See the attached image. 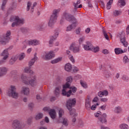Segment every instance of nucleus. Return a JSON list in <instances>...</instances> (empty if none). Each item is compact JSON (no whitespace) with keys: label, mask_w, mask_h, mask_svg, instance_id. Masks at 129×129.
Instances as JSON below:
<instances>
[{"label":"nucleus","mask_w":129,"mask_h":129,"mask_svg":"<svg viewBox=\"0 0 129 129\" xmlns=\"http://www.w3.org/2000/svg\"><path fill=\"white\" fill-rule=\"evenodd\" d=\"M63 17L68 21L72 23V25H70L67 27L66 31L69 32L71 31L72 29H75L77 26V20L76 18L72 15L66 12L63 13Z\"/></svg>","instance_id":"obj_1"},{"label":"nucleus","mask_w":129,"mask_h":129,"mask_svg":"<svg viewBox=\"0 0 129 129\" xmlns=\"http://www.w3.org/2000/svg\"><path fill=\"white\" fill-rule=\"evenodd\" d=\"M22 82L25 85H30L32 86H34L37 85V81L35 77H32L29 78L27 77L24 74H22L21 76Z\"/></svg>","instance_id":"obj_2"},{"label":"nucleus","mask_w":129,"mask_h":129,"mask_svg":"<svg viewBox=\"0 0 129 129\" xmlns=\"http://www.w3.org/2000/svg\"><path fill=\"white\" fill-rule=\"evenodd\" d=\"M10 22H13L12 24V27H15L23 25L25 23V20L23 18H20L18 16H12L10 19Z\"/></svg>","instance_id":"obj_3"},{"label":"nucleus","mask_w":129,"mask_h":129,"mask_svg":"<svg viewBox=\"0 0 129 129\" xmlns=\"http://www.w3.org/2000/svg\"><path fill=\"white\" fill-rule=\"evenodd\" d=\"M73 81V79L71 76L69 77L67 79V83L65 85L63 86V90L62 91V94L63 96H67V97H70V95L72 94V91L69 90L68 92H67V89L69 88L70 87V84Z\"/></svg>","instance_id":"obj_4"},{"label":"nucleus","mask_w":129,"mask_h":129,"mask_svg":"<svg viewBox=\"0 0 129 129\" xmlns=\"http://www.w3.org/2000/svg\"><path fill=\"white\" fill-rule=\"evenodd\" d=\"M76 103V100L75 98L69 99L67 102V107L70 111V114L74 117H76L78 115V114L76 113L75 109H72V106L74 105Z\"/></svg>","instance_id":"obj_5"},{"label":"nucleus","mask_w":129,"mask_h":129,"mask_svg":"<svg viewBox=\"0 0 129 129\" xmlns=\"http://www.w3.org/2000/svg\"><path fill=\"white\" fill-rule=\"evenodd\" d=\"M60 12V10H54L53 13L50 18V20L48 23V26L50 27H52L55 23L56 22L57 16V14Z\"/></svg>","instance_id":"obj_6"},{"label":"nucleus","mask_w":129,"mask_h":129,"mask_svg":"<svg viewBox=\"0 0 129 129\" xmlns=\"http://www.w3.org/2000/svg\"><path fill=\"white\" fill-rule=\"evenodd\" d=\"M11 34V32L10 30L7 31L6 34L0 35V44L6 45L7 42L10 40V36Z\"/></svg>","instance_id":"obj_7"},{"label":"nucleus","mask_w":129,"mask_h":129,"mask_svg":"<svg viewBox=\"0 0 129 129\" xmlns=\"http://www.w3.org/2000/svg\"><path fill=\"white\" fill-rule=\"evenodd\" d=\"M54 56L55 54L53 51L44 52L41 55V58L45 60H49Z\"/></svg>","instance_id":"obj_8"},{"label":"nucleus","mask_w":129,"mask_h":129,"mask_svg":"<svg viewBox=\"0 0 129 129\" xmlns=\"http://www.w3.org/2000/svg\"><path fill=\"white\" fill-rule=\"evenodd\" d=\"M16 88L14 86H11L9 89L7 94L9 96L12 97L13 98L17 99L18 97V93L16 92Z\"/></svg>","instance_id":"obj_9"},{"label":"nucleus","mask_w":129,"mask_h":129,"mask_svg":"<svg viewBox=\"0 0 129 129\" xmlns=\"http://www.w3.org/2000/svg\"><path fill=\"white\" fill-rule=\"evenodd\" d=\"M61 82V79L60 78H57L56 79L55 82L54 83V85L55 86H58L56 87L55 89V90L54 91V94L56 96H58L60 94V89L61 88V87L59 86V84Z\"/></svg>","instance_id":"obj_10"},{"label":"nucleus","mask_w":129,"mask_h":129,"mask_svg":"<svg viewBox=\"0 0 129 129\" xmlns=\"http://www.w3.org/2000/svg\"><path fill=\"white\" fill-rule=\"evenodd\" d=\"M10 54L9 53V49H5L2 53L1 54V56H3V59L0 60V66L3 64L6 63L7 62V60L9 58V55Z\"/></svg>","instance_id":"obj_11"},{"label":"nucleus","mask_w":129,"mask_h":129,"mask_svg":"<svg viewBox=\"0 0 129 129\" xmlns=\"http://www.w3.org/2000/svg\"><path fill=\"white\" fill-rule=\"evenodd\" d=\"M12 127L14 129H23L25 125L21 123L18 120H15L12 122Z\"/></svg>","instance_id":"obj_12"},{"label":"nucleus","mask_w":129,"mask_h":129,"mask_svg":"<svg viewBox=\"0 0 129 129\" xmlns=\"http://www.w3.org/2000/svg\"><path fill=\"white\" fill-rule=\"evenodd\" d=\"M69 49L74 53H79L80 51V46L76 43H73L71 45Z\"/></svg>","instance_id":"obj_13"},{"label":"nucleus","mask_w":129,"mask_h":129,"mask_svg":"<svg viewBox=\"0 0 129 129\" xmlns=\"http://www.w3.org/2000/svg\"><path fill=\"white\" fill-rule=\"evenodd\" d=\"M127 51V49L124 48V49H122L120 48H116L114 49L115 53L116 55L121 54L122 53H125Z\"/></svg>","instance_id":"obj_14"},{"label":"nucleus","mask_w":129,"mask_h":129,"mask_svg":"<svg viewBox=\"0 0 129 129\" xmlns=\"http://www.w3.org/2000/svg\"><path fill=\"white\" fill-rule=\"evenodd\" d=\"M93 45L89 41L86 42V44L83 45L84 49L86 50H91Z\"/></svg>","instance_id":"obj_15"},{"label":"nucleus","mask_w":129,"mask_h":129,"mask_svg":"<svg viewBox=\"0 0 129 129\" xmlns=\"http://www.w3.org/2000/svg\"><path fill=\"white\" fill-rule=\"evenodd\" d=\"M40 43V41L36 39L31 40L28 41V44L29 45L36 46L39 45Z\"/></svg>","instance_id":"obj_16"},{"label":"nucleus","mask_w":129,"mask_h":129,"mask_svg":"<svg viewBox=\"0 0 129 129\" xmlns=\"http://www.w3.org/2000/svg\"><path fill=\"white\" fill-rule=\"evenodd\" d=\"M107 115L106 113H103L102 116L99 118V121H100L102 123L106 124L107 123Z\"/></svg>","instance_id":"obj_17"},{"label":"nucleus","mask_w":129,"mask_h":129,"mask_svg":"<svg viewBox=\"0 0 129 129\" xmlns=\"http://www.w3.org/2000/svg\"><path fill=\"white\" fill-rule=\"evenodd\" d=\"M11 73L13 75V79L14 81H17L20 79V76L17 73V71H13Z\"/></svg>","instance_id":"obj_18"},{"label":"nucleus","mask_w":129,"mask_h":129,"mask_svg":"<svg viewBox=\"0 0 129 129\" xmlns=\"http://www.w3.org/2000/svg\"><path fill=\"white\" fill-rule=\"evenodd\" d=\"M80 3H81L80 0H78L76 3H74L73 6L74 7L75 12L77 11L78 9H80L82 8V5H80L79 6H78Z\"/></svg>","instance_id":"obj_19"},{"label":"nucleus","mask_w":129,"mask_h":129,"mask_svg":"<svg viewBox=\"0 0 129 129\" xmlns=\"http://www.w3.org/2000/svg\"><path fill=\"white\" fill-rule=\"evenodd\" d=\"M8 69L6 67H0V77H3L7 74Z\"/></svg>","instance_id":"obj_20"},{"label":"nucleus","mask_w":129,"mask_h":129,"mask_svg":"<svg viewBox=\"0 0 129 129\" xmlns=\"http://www.w3.org/2000/svg\"><path fill=\"white\" fill-rule=\"evenodd\" d=\"M91 101V99L89 98V97H88L87 98V99L86 100V103H85L86 108L88 110H89L91 109V104H90Z\"/></svg>","instance_id":"obj_21"},{"label":"nucleus","mask_w":129,"mask_h":129,"mask_svg":"<svg viewBox=\"0 0 129 129\" xmlns=\"http://www.w3.org/2000/svg\"><path fill=\"white\" fill-rule=\"evenodd\" d=\"M24 72L26 73H29L31 74L32 77L35 78V75H34L33 72L31 70V67H26L24 69Z\"/></svg>","instance_id":"obj_22"},{"label":"nucleus","mask_w":129,"mask_h":129,"mask_svg":"<svg viewBox=\"0 0 129 129\" xmlns=\"http://www.w3.org/2000/svg\"><path fill=\"white\" fill-rule=\"evenodd\" d=\"M66 55L69 57L70 60L73 62H75V59L72 55L71 52L69 50H67L66 52Z\"/></svg>","instance_id":"obj_23"},{"label":"nucleus","mask_w":129,"mask_h":129,"mask_svg":"<svg viewBox=\"0 0 129 129\" xmlns=\"http://www.w3.org/2000/svg\"><path fill=\"white\" fill-rule=\"evenodd\" d=\"M38 59V57H37V53H35L34 54V57L29 62V66L31 67L34 64L35 61Z\"/></svg>","instance_id":"obj_24"},{"label":"nucleus","mask_w":129,"mask_h":129,"mask_svg":"<svg viewBox=\"0 0 129 129\" xmlns=\"http://www.w3.org/2000/svg\"><path fill=\"white\" fill-rule=\"evenodd\" d=\"M49 114L51 118L54 119L56 117V112L54 109H51Z\"/></svg>","instance_id":"obj_25"},{"label":"nucleus","mask_w":129,"mask_h":129,"mask_svg":"<svg viewBox=\"0 0 129 129\" xmlns=\"http://www.w3.org/2000/svg\"><path fill=\"white\" fill-rule=\"evenodd\" d=\"M21 93L24 95H27L29 94V89L28 88L23 87L22 89Z\"/></svg>","instance_id":"obj_26"},{"label":"nucleus","mask_w":129,"mask_h":129,"mask_svg":"<svg viewBox=\"0 0 129 129\" xmlns=\"http://www.w3.org/2000/svg\"><path fill=\"white\" fill-rule=\"evenodd\" d=\"M121 14H122V12L121 11L115 10H114L113 12V15L115 17H117L120 16Z\"/></svg>","instance_id":"obj_27"},{"label":"nucleus","mask_w":129,"mask_h":129,"mask_svg":"<svg viewBox=\"0 0 129 129\" xmlns=\"http://www.w3.org/2000/svg\"><path fill=\"white\" fill-rule=\"evenodd\" d=\"M8 1H9V0H3L2 4L1 7L2 11L6 10V6L7 5V3H8Z\"/></svg>","instance_id":"obj_28"},{"label":"nucleus","mask_w":129,"mask_h":129,"mask_svg":"<svg viewBox=\"0 0 129 129\" xmlns=\"http://www.w3.org/2000/svg\"><path fill=\"white\" fill-rule=\"evenodd\" d=\"M119 127L120 129H128L129 126L126 123H122L119 124Z\"/></svg>","instance_id":"obj_29"},{"label":"nucleus","mask_w":129,"mask_h":129,"mask_svg":"<svg viewBox=\"0 0 129 129\" xmlns=\"http://www.w3.org/2000/svg\"><path fill=\"white\" fill-rule=\"evenodd\" d=\"M18 58V55L13 56L10 60L9 63L10 64H14Z\"/></svg>","instance_id":"obj_30"},{"label":"nucleus","mask_w":129,"mask_h":129,"mask_svg":"<svg viewBox=\"0 0 129 129\" xmlns=\"http://www.w3.org/2000/svg\"><path fill=\"white\" fill-rule=\"evenodd\" d=\"M56 109L58 110L59 117H62V116L64 115V111L62 109L58 107H57Z\"/></svg>","instance_id":"obj_31"},{"label":"nucleus","mask_w":129,"mask_h":129,"mask_svg":"<svg viewBox=\"0 0 129 129\" xmlns=\"http://www.w3.org/2000/svg\"><path fill=\"white\" fill-rule=\"evenodd\" d=\"M114 111L117 113H120L122 112V109L120 106H118L115 107Z\"/></svg>","instance_id":"obj_32"},{"label":"nucleus","mask_w":129,"mask_h":129,"mask_svg":"<svg viewBox=\"0 0 129 129\" xmlns=\"http://www.w3.org/2000/svg\"><path fill=\"white\" fill-rule=\"evenodd\" d=\"M72 69V65L70 63H67L65 66V70L67 72H70Z\"/></svg>","instance_id":"obj_33"},{"label":"nucleus","mask_w":129,"mask_h":129,"mask_svg":"<svg viewBox=\"0 0 129 129\" xmlns=\"http://www.w3.org/2000/svg\"><path fill=\"white\" fill-rule=\"evenodd\" d=\"M62 60V58L61 57H58L54 60H52L51 61V63L52 64H55V63H57L58 62Z\"/></svg>","instance_id":"obj_34"},{"label":"nucleus","mask_w":129,"mask_h":129,"mask_svg":"<svg viewBox=\"0 0 129 129\" xmlns=\"http://www.w3.org/2000/svg\"><path fill=\"white\" fill-rule=\"evenodd\" d=\"M121 42L123 44L124 47H127L128 44L127 42L125 40V37H122L121 38Z\"/></svg>","instance_id":"obj_35"},{"label":"nucleus","mask_w":129,"mask_h":129,"mask_svg":"<svg viewBox=\"0 0 129 129\" xmlns=\"http://www.w3.org/2000/svg\"><path fill=\"white\" fill-rule=\"evenodd\" d=\"M113 3V0H110L108 3L107 4V5H106V9L107 10H110L111 8V5Z\"/></svg>","instance_id":"obj_36"},{"label":"nucleus","mask_w":129,"mask_h":129,"mask_svg":"<svg viewBox=\"0 0 129 129\" xmlns=\"http://www.w3.org/2000/svg\"><path fill=\"white\" fill-rule=\"evenodd\" d=\"M99 49H100V48H99V47L98 46L94 47L92 45V48L91 50V51H92L96 53V52H98L99 51Z\"/></svg>","instance_id":"obj_37"},{"label":"nucleus","mask_w":129,"mask_h":129,"mask_svg":"<svg viewBox=\"0 0 129 129\" xmlns=\"http://www.w3.org/2000/svg\"><path fill=\"white\" fill-rule=\"evenodd\" d=\"M61 122L63 124V125H64L66 126H68L69 124L68 120L66 118H63L62 119V121Z\"/></svg>","instance_id":"obj_38"},{"label":"nucleus","mask_w":129,"mask_h":129,"mask_svg":"<svg viewBox=\"0 0 129 129\" xmlns=\"http://www.w3.org/2000/svg\"><path fill=\"white\" fill-rule=\"evenodd\" d=\"M43 115L42 113H39L37 114L35 118L36 120L40 119H41L43 117Z\"/></svg>","instance_id":"obj_39"},{"label":"nucleus","mask_w":129,"mask_h":129,"mask_svg":"<svg viewBox=\"0 0 129 129\" xmlns=\"http://www.w3.org/2000/svg\"><path fill=\"white\" fill-rule=\"evenodd\" d=\"M94 115L96 117H97L99 119V118H100L102 116V113L100 111H97V112L95 113Z\"/></svg>","instance_id":"obj_40"},{"label":"nucleus","mask_w":129,"mask_h":129,"mask_svg":"<svg viewBox=\"0 0 129 129\" xmlns=\"http://www.w3.org/2000/svg\"><path fill=\"white\" fill-rule=\"evenodd\" d=\"M25 54L24 53H21L19 56H18V57H19V59L20 60H22L24 59V58L25 57Z\"/></svg>","instance_id":"obj_41"},{"label":"nucleus","mask_w":129,"mask_h":129,"mask_svg":"<svg viewBox=\"0 0 129 129\" xmlns=\"http://www.w3.org/2000/svg\"><path fill=\"white\" fill-rule=\"evenodd\" d=\"M129 62V59L127 56L125 55L123 57V63L124 64H127Z\"/></svg>","instance_id":"obj_42"},{"label":"nucleus","mask_w":129,"mask_h":129,"mask_svg":"<svg viewBox=\"0 0 129 129\" xmlns=\"http://www.w3.org/2000/svg\"><path fill=\"white\" fill-rule=\"evenodd\" d=\"M103 33L104 36L105 37V39L109 41V37H108L106 32L104 29H103Z\"/></svg>","instance_id":"obj_43"},{"label":"nucleus","mask_w":129,"mask_h":129,"mask_svg":"<svg viewBox=\"0 0 129 129\" xmlns=\"http://www.w3.org/2000/svg\"><path fill=\"white\" fill-rule=\"evenodd\" d=\"M85 39V37L84 36L81 37L79 39V42L80 44H81L83 43Z\"/></svg>","instance_id":"obj_44"},{"label":"nucleus","mask_w":129,"mask_h":129,"mask_svg":"<svg viewBox=\"0 0 129 129\" xmlns=\"http://www.w3.org/2000/svg\"><path fill=\"white\" fill-rule=\"evenodd\" d=\"M80 83H81L82 86L83 87H84V88H87L88 87V86H87L86 83H85L82 81H81Z\"/></svg>","instance_id":"obj_45"},{"label":"nucleus","mask_w":129,"mask_h":129,"mask_svg":"<svg viewBox=\"0 0 129 129\" xmlns=\"http://www.w3.org/2000/svg\"><path fill=\"white\" fill-rule=\"evenodd\" d=\"M122 79L125 82H128L129 81L128 77L125 75H123L122 76Z\"/></svg>","instance_id":"obj_46"},{"label":"nucleus","mask_w":129,"mask_h":129,"mask_svg":"<svg viewBox=\"0 0 129 129\" xmlns=\"http://www.w3.org/2000/svg\"><path fill=\"white\" fill-rule=\"evenodd\" d=\"M99 103H97L96 104L93 105L91 107L90 109L92 110H95L97 107V106L99 105Z\"/></svg>","instance_id":"obj_47"},{"label":"nucleus","mask_w":129,"mask_h":129,"mask_svg":"<svg viewBox=\"0 0 129 129\" xmlns=\"http://www.w3.org/2000/svg\"><path fill=\"white\" fill-rule=\"evenodd\" d=\"M118 2L121 4V6L122 7L125 5V2L124 0H119Z\"/></svg>","instance_id":"obj_48"},{"label":"nucleus","mask_w":129,"mask_h":129,"mask_svg":"<svg viewBox=\"0 0 129 129\" xmlns=\"http://www.w3.org/2000/svg\"><path fill=\"white\" fill-rule=\"evenodd\" d=\"M70 89L71 90H71L72 92H73V93H75L76 92V91H77V88L76 87H71L70 88ZM72 93H71V94H70V95H72Z\"/></svg>","instance_id":"obj_49"},{"label":"nucleus","mask_w":129,"mask_h":129,"mask_svg":"<svg viewBox=\"0 0 129 129\" xmlns=\"http://www.w3.org/2000/svg\"><path fill=\"white\" fill-rule=\"evenodd\" d=\"M54 41V40L50 38V40L49 41V46L51 47L53 45V41Z\"/></svg>","instance_id":"obj_50"},{"label":"nucleus","mask_w":129,"mask_h":129,"mask_svg":"<svg viewBox=\"0 0 129 129\" xmlns=\"http://www.w3.org/2000/svg\"><path fill=\"white\" fill-rule=\"evenodd\" d=\"M32 5V4L30 2H28L27 4V11H28L30 10V8Z\"/></svg>","instance_id":"obj_51"},{"label":"nucleus","mask_w":129,"mask_h":129,"mask_svg":"<svg viewBox=\"0 0 129 129\" xmlns=\"http://www.w3.org/2000/svg\"><path fill=\"white\" fill-rule=\"evenodd\" d=\"M80 32H81V28L80 27L76 29V34L79 35L80 34Z\"/></svg>","instance_id":"obj_52"},{"label":"nucleus","mask_w":129,"mask_h":129,"mask_svg":"<svg viewBox=\"0 0 129 129\" xmlns=\"http://www.w3.org/2000/svg\"><path fill=\"white\" fill-rule=\"evenodd\" d=\"M36 5H37V3L36 2L33 3V6H32V7H31V11L32 12H33V11H34V10H33L34 7H36Z\"/></svg>","instance_id":"obj_53"},{"label":"nucleus","mask_w":129,"mask_h":129,"mask_svg":"<svg viewBox=\"0 0 129 129\" xmlns=\"http://www.w3.org/2000/svg\"><path fill=\"white\" fill-rule=\"evenodd\" d=\"M102 93L103 96H107L108 95V92L107 90H104Z\"/></svg>","instance_id":"obj_54"},{"label":"nucleus","mask_w":129,"mask_h":129,"mask_svg":"<svg viewBox=\"0 0 129 129\" xmlns=\"http://www.w3.org/2000/svg\"><path fill=\"white\" fill-rule=\"evenodd\" d=\"M51 109H50L49 107H44L43 110L45 111H47V112H49L50 111V110H51Z\"/></svg>","instance_id":"obj_55"},{"label":"nucleus","mask_w":129,"mask_h":129,"mask_svg":"<svg viewBox=\"0 0 129 129\" xmlns=\"http://www.w3.org/2000/svg\"><path fill=\"white\" fill-rule=\"evenodd\" d=\"M72 70H73V72H74V73H76V72H77L78 71H79V69L78 68H77V67H73L72 69Z\"/></svg>","instance_id":"obj_56"},{"label":"nucleus","mask_w":129,"mask_h":129,"mask_svg":"<svg viewBox=\"0 0 129 129\" xmlns=\"http://www.w3.org/2000/svg\"><path fill=\"white\" fill-rule=\"evenodd\" d=\"M98 95L100 97H102L104 95L103 94V92L102 91H100L98 93Z\"/></svg>","instance_id":"obj_57"},{"label":"nucleus","mask_w":129,"mask_h":129,"mask_svg":"<svg viewBox=\"0 0 129 129\" xmlns=\"http://www.w3.org/2000/svg\"><path fill=\"white\" fill-rule=\"evenodd\" d=\"M50 38L53 40H55L56 39L57 37L56 36H55L54 35H53L52 36H51L50 37Z\"/></svg>","instance_id":"obj_58"},{"label":"nucleus","mask_w":129,"mask_h":129,"mask_svg":"<svg viewBox=\"0 0 129 129\" xmlns=\"http://www.w3.org/2000/svg\"><path fill=\"white\" fill-rule=\"evenodd\" d=\"M78 124H79V126H83V124H84V123H83V122L81 120H80L79 121Z\"/></svg>","instance_id":"obj_59"},{"label":"nucleus","mask_w":129,"mask_h":129,"mask_svg":"<svg viewBox=\"0 0 129 129\" xmlns=\"http://www.w3.org/2000/svg\"><path fill=\"white\" fill-rule=\"evenodd\" d=\"M38 29L41 30L43 29V25H40L38 26Z\"/></svg>","instance_id":"obj_60"},{"label":"nucleus","mask_w":129,"mask_h":129,"mask_svg":"<svg viewBox=\"0 0 129 129\" xmlns=\"http://www.w3.org/2000/svg\"><path fill=\"white\" fill-rule=\"evenodd\" d=\"M108 100V99L106 98H103L101 99V101L103 102H106Z\"/></svg>","instance_id":"obj_61"},{"label":"nucleus","mask_w":129,"mask_h":129,"mask_svg":"<svg viewBox=\"0 0 129 129\" xmlns=\"http://www.w3.org/2000/svg\"><path fill=\"white\" fill-rule=\"evenodd\" d=\"M102 53L104 54H107L109 53V51L107 49H104L102 51Z\"/></svg>","instance_id":"obj_62"},{"label":"nucleus","mask_w":129,"mask_h":129,"mask_svg":"<svg viewBox=\"0 0 129 129\" xmlns=\"http://www.w3.org/2000/svg\"><path fill=\"white\" fill-rule=\"evenodd\" d=\"M81 78V76L80 75H77L75 77L74 79L77 80H79Z\"/></svg>","instance_id":"obj_63"},{"label":"nucleus","mask_w":129,"mask_h":129,"mask_svg":"<svg viewBox=\"0 0 129 129\" xmlns=\"http://www.w3.org/2000/svg\"><path fill=\"white\" fill-rule=\"evenodd\" d=\"M101 129H110L108 127H105L103 125L101 126Z\"/></svg>","instance_id":"obj_64"}]
</instances>
